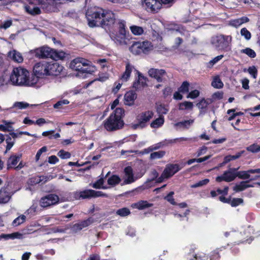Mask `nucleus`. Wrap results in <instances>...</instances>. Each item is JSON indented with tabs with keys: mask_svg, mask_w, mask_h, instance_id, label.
Masks as SVG:
<instances>
[{
	"mask_svg": "<svg viewBox=\"0 0 260 260\" xmlns=\"http://www.w3.org/2000/svg\"><path fill=\"white\" fill-rule=\"evenodd\" d=\"M125 111L122 108H116L103 122L104 128L108 132H114L123 128L124 122L123 117Z\"/></svg>",
	"mask_w": 260,
	"mask_h": 260,
	"instance_id": "obj_1",
	"label": "nucleus"
},
{
	"mask_svg": "<svg viewBox=\"0 0 260 260\" xmlns=\"http://www.w3.org/2000/svg\"><path fill=\"white\" fill-rule=\"evenodd\" d=\"M28 71L21 67L14 68L10 76L11 81L18 85H32L34 82L28 83Z\"/></svg>",
	"mask_w": 260,
	"mask_h": 260,
	"instance_id": "obj_2",
	"label": "nucleus"
},
{
	"mask_svg": "<svg viewBox=\"0 0 260 260\" xmlns=\"http://www.w3.org/2000/svg\"><path fill=\"white\" fill-rule=\"evenodd\" d=\"M232 39L230 35L219 34L211 38V43L216 49L228 52L231 50Z\"/></svg>",
	"mask_w": 260,
	"mask_h": 260,
	"instance_id": "obj_3",
	"label": "nucleus"
},
{
	"mask_svg": "<svg viewBox=\"0 0 260 260\" xmlns=\"http://www.w3.org/2000/svg\"><path fill=\"white\" fill-rule=\"evenodd\" d=\"M118 31L114 36H111V38L120 45H126L128 39L127 34L128 31L126 30V22L123 20H119L117 23Z\"/></svg>",
	"mask_w": 260,
	"mask_h": 260,
	"instance_id": "obj_4",
	"label": "nucleus"
},
{
	"mask_svg": "<svg viewBox=\"0 0 260 260\" xmlns=\"http://www.w3.org/2000/svg\"><path fill=\"white\" fill-rule=\"evenodd\" d=\"M104 14V9L102 8L88 10L86 13V16L89 26L90 27L100 26V23Z\"/></svg>",
	"mask_w": 260,
	"mask_h": 260,
	"instance_id": "obj_5",
	"label": "nucleus"
},
{
	"mask_svg": "<svg viewBox=\"0 0 260 260\" xmlns=\"http://www.w3.org/2000/svg\"><path fill=\"white\" fill-rule=\"evenodd\" d=\"M72 197L76 200H81L100 197H107L108 196L101 191H95L89 189L82 191H74L72 193Z\"/></svg>",
	"mask_w": 260,
	"mask_h": 260,
	"instance_id": "obj_6",
	"label": "nucleus"
},
{
	"mask_svg": "<svg viewBox=\"0 0 260 260\" xmlns=\"http://www.w3.org/2000/svg\"><path fill=\"white\" fill-rule=\"evenodd\" d=\"M151 43L149 41L135 42L129 47L130 51L135 55L147 54L151 50Z\"/></svg>",
	"mask_w": 260,
	"mask_h": 260,
	"instance_id": "obj_7",
	"label": "nucleus"
},
{
	"mask_svg": "<svg viewBox=\"0 0 260 260\" xmlns=\"http://www.w3.org/2000/svg\"><path fill=\"white\" fill-rule=\"evenodd\" d=\"M33 51L35 56L39 58H51L56 59L60 57L56 50L47 46L37 48Z\"/></svg>",
	"mask_w": 260,
	"mask_h": 260,
	"instance_id": "obj_8",
	"label": "nucleus"
},
{
	"mask_svg": "<svg viewBox=\"0 0 260 260\" xmlns=\"http://www.w3.org/2000/svg\"><path fill=\"white\" fill-rule=\"evenodd\" d=\"M87 60L82 57L76 58L73 60L70 67L73 70L77 71L81 73H91L90 70H88V64L86 62Z\"/></svg>",
	"mask_w": 260,
	"mask_h": 260,
	"instance_id": "obj_9",
	"label": "nucleus"
},
{
	"mask_svg": "<svg viewBox=\"0 0 260 260\" xmlns=\"http://www.w3.org/2000/svg\"><path fill=\"white\" fill-rule=\"evenodd\" d=\"M104 13L100 25L105 29H109L115 23V14L111 11L106 10H104Z\"/></svg>",
	"mask_w": 260,
	"mask_h": 260,
	"instance_id": "obj_10",
	"label": "nucleus"
},
{
	"mask_svg": "<svg viewBox=\"0 0 260 260\" xmlns=\"http://www.w3.org/2000/svg\"><path fill=\"white\" fill-rule=\"evenodd\" d=\"M59 197L53 193L48 194L41 198L40 205L42 207L47 208L57 204L59 203Z\"/></svg>",
	"mask_w": 260,
	"mask_h": 260,
	"instance_id": "obj_11",
	"label": "nucleus"
},
{
	"mask_svg": "<svg viewBox=\"0 0 260 260\" xmlns=\"http://www.w3.org/2000/svg\"><path fill=\"white\" fill-rule=\"evenodd\" d=\"M142 6L147 12L156 13L161 9L162 3L159 0H144Z\"/></svg>",
	"mask_w": 260,
	"mask_h": 260,
	"instance_id": "obj_12",
	"label": "nucleus"
},
{
	"mask_svg": "<svg viewBox=\"0 0 260 260\" xmlns=\"http://www.w3.org/2000/svg\"><path fill=\"white\" fill-rule=\"evenodd\" d=\"M154 113L152 111L147 110L140 113L137 117L138 124L136 125L144 128L147 126V123L153 117Z\"/></svg>",
	"mask_w": 260,
	"mask_h": 260,
	"instance_id": "obj_13",
	"label": "nucleus"
},
{
	"mask_svg": "<svg viewBox=\"0 0 260 260\" xmlns=\"http://www.w3.org/2000/svg\"><path fill=\"white\" fill-rule=\"evenodd\" d=\"M238 168H230L229 170L225 171L222 175L218 176L216 177L215 180L217 182H220L222 181L225 182H231L235 180L236 178V171H238Z\"/></svg>",
	"mask_w": 260,
	"mask_h": 260,
	"instance_id": "obj_14",
	"label": "nucleus"
},
{
	"mask_svg": "<svg viewBox=\"0 0 260 260\" xmlns=\"http://www.w3.org/2000/svg\"><path fill=\"white\" fill-rule=\"evenodd\" d=\"M48 61H43L37 62L34 67L33 71L36 76L42 77L47 76Z\"/></svg>",
	"mask_w": 260,
	"mask_h": 260,
	"instance_id": "obj_15",
	"label": "nucleus"
},
{
	"mask_svg": "<svg viewBox=\"0 0 260 260\" xmlns=\"http://www.w3.org/2000/svg\"><path fill=\"white\" fill-rule=\"evenodd\" d=\"M185 166V164H168L164 170V174L167 175V178H169L181 170Z\"/></svg>",
	"mask_w": 260,
	"mask_h": 260,
	"instance_id": "obj_16",
	"label": "nucleus"
},
{
	"mask_svg": "<svg viewBox=\"0 0 260 260\" xmlns=\"http://www.w3.org/2000/svg\"><path fill=\"white\" fill-rule=\"evenodd\" d=\"M63 67L57 62H48L47 76H58L62 71Z\"/></svg>",
	"mask_w": 260,
	"mask_h": 260,
	"instance_id": "obj_17",
	"label": "nucleus"
},
{
	"mask_svg": "<svg viewBox=\"0 0 260 260\" xmlns=\"http://www.w3.org/2000/svg\"><path fill=\"white\" fill-rule=\"evenodd\" d=\"M94 220L92 217H89L85 220H82L78 223L74 224L71 228L73 232L77 233L82 229L88 227L94 222Z\"/></svg>",
	"mask_w": 260,
	"mask_h": 260,
	"instance_id": "obj_18",
	"label": "nucleus"
},
{
	"mask_svg": "<svg viewBox=\"0 0 260 260\" xmlns=\"http://www.w3.org/2000/svg\"><path fill=\"white\" fill-rule=\"evenodd\" d=\"M148 73L150 77L156 79L158 82H162L164 81L163 77L167 75L165 70L154 68L149 69Z\"/></svg>",
	"mask_w": 260,
	"mask_h": 260,
	"instance_id": "obj_19",
	"label": "nucleus"
},
{
	"mask_svg": "<svg viewBox=\"0 0 260 260\" xmlns=\"http://www.w3.org/2000/svg\"><path fill=\"white\" fill-rule=\"evenodd\" d=\"M179 140L186 141L187 138L182 137V138H176V139H171V140L165 139V140H164L159 143H158L155 145L151 146L150 147H151L152 150L153 151V150L158 149L159 148L162 147L164 146H168L170 144L175 143L177 141H179Z\"/></svg>",
	"mask_w": 260,
	"mask_h": 260,
	"instance_id": "obj_20",
	"label": "nucleus"
},
{
	"mask_svg": "<svg viewBox=\"0 0 260 260\" xmlns=\"http://www.w3.org/2000/svg\"><path fill=\"white\" fill-rule=\"evenodd\" d=\"M22 157V154H12L7 161V169L10 170L14 169Z\"/></svg>",
	"mask_w": 260,
	"mask_h": 260,
	"instance_id": "obj_21",
	"label": "nucleus"
},
{
	"mask_svg": "<svg viewBox=\"0 0 260 260\" xmlns=\"http://www.w3.org/2000/svg\"><path fill=\"white\" fill-rule=\"evenodd\" d=\"M124 173L125 176L127 177V178L123 181L122 183H121V185L129 184L135 181V179H134L133 170L132 167H126L124 169Z\"/></svg>",
	"mask_w": 260,
	"mask_h": 260,
	"instance_id": "obj_22",
	"label": "nucleus"
},
{
	"mask_svg": "<svg viewBox=\"0 0 260 260\" xmlns=\"http://www.w3.org/2000/svg\"><path fill=\"white\" fill-rule=\"evenodd\" d=\"M260 173V169H249L247 171H236V177L246 180L250 178V174Z\"/></svg>",
	"mask_w": 260,
	"mask_h": 260,
	"instance_id": "obj_23",
	"label": "nucleus"
},
{
	"mask_svg": "<svg viewBox=\"0 0 260 260\" xmlns=\"http://www.w3.org/2000/svg\"><path fill=\"white\" fill-rule=\"evenodd\" d=\"M137 72L138 74V79L134 82L133 87L136 90H139L147 86L146 78L143 76L138 71H137Z\"/></svg>",
	"mask_w": 260,
	"mask_h": 260,
	"instance_id": "obj_24",
	"label": "nucleus"
},
{
	"mask_svg": "<svg viewBox=\"0 0 260 260\" xmlns=\"http://www.w3.org/2000/svg\"><path fill=\"white\" fill-rule=\"evenodd\" d=\"M193 248H191L188 253V255L191 257L189 260H207L208 259V255L203 252H195Z\"/></svg>",
	"mask_w": 260,
	"mask_h": 260,
	"instance_id": "obj_25",
	"label": "nucleus"
},
{
	"mask_svg": "<svg viewBox=\"0 0 260 260\" xmlns=\"http://www.w3.org/2000/svg\"><path fill=\"white\" fill-rule=\"evenodd\" d=\"M137 95L135 92L129 91L127 92L124 96V104L127 106H132L134 104Z\"/></svg>",
	"mask_w": 260,
	"mask_h": 260,
	"instance_id": "obj_26",
	"label": "nucleus"
},
{
	"mask_svg": "<svg viewBox=\"0 0 260 260\" xmlns=\"http://www.w3.org/2000/svg\"><path fill=\"white\" fill-rule=\"evenodd\" d=\"M250 180H246L240 182L239 184H236L233 188V190L235 192H240L245 190L249 187H253V184H249Z\"/></svg>",
	"mask_w": 260,
	"mask_h": 260,
	"instance_id": "obj_27",
	"label": "nucleus"
},
{
	"mask_svg": "<svg viewBox=\"0 0 260 260\" xmlns=\"http://www.w3.org/2000/svg\"><path fill=\"white\" fill-rule=\"evenodd\" d=\"M153 205V204L149 203L147 201L140 200L137 203L133 204L132 207L133 208L138 209L139 210H142L151 207Z\"/></svg>",
	"mask_w": 260,
	"mask_h": 260,
	"instance_id": "obj_28",
	"label": "nucleus"
},
{
	"mask_svg": "<svg viewBox=\"0 0 260 260\" xmlns=\"http://www.w3.org/2000/svg\"><path fill=\"white\" fill-rule=\"evenodd\" d=\"M224 236L226 237H228L230 236H231L232 237L237 238L234 241V243H237L238 244L240 243H243L246 242L247 240H243L241 239V236H242V233H239L238 232L236 231H231V232H226L224 233Z\"/></svg>",
	"mask_w": 260,
	"mask_h": 260,
	"instance_id": "obj_29",
	"label": "nucleus"
},
{
	"mask_svg": "<svg viewBox=\"0 0 260 260\" xmlns=\"http://www.w3.org/2000/svg\"><path fill=\"white\" fill-rule=\"evenodd\" d=\"M249 19L246 16H243L241 18L232 19L230 21V25L237 28L242 24L249 21Z\"/></svg>",
	"mask_w": 260,
	"mask_h": 260,
	"instance_id": "obj_30",
	"label": "nucleus"
},
{
	"mask_svg": "<svg viewBox=\"0 0 260 260\" xmlns=\"http://www.w3.org/2000/svg\"><path fill=\"white\" fill-rule=\"evenodd\" d=\"M212 102L211 99H202L197 104V107L200 110V112H205L208 106Z\"/></svg>",
	"mask_w": 260,
	"mask_h": 260,
	"instance_id": "obj_31",
	"label": "nucleus"
},
{
	"mask_svg": "<svg viewBox=\"0 0 260 260\" xmlns=\"http://www.w3.org/2000/svg\"><path fill=\"white\" fill-rule=\"evenodd\" d=\"M11 197L10 192L7 190V187H2L0 189V203H8Z\"/></svg>",
	"mask_w": 260,
	"mask_h": 260,
	"instance_id": "obj_32",
	"label": "nucleus"
},
{
	"mask_svg": "<svg viewBox=\"0 0 260 260\" xmlns=\"http://www.w3.org/2000/svg\"><path fill=\"white\" fill-rule=\"evenodd\" d=\"M245 153V150H242V151H240L236 153L235 155H229L225 156L224 157L223 161L222 162V165H225L232 160H235L236 159L239 158Z\"/></svg>",
	"mask_w": 260,
	"mask_h": 260,
	"instance_id": "obj_33",
	"label": "nucleus"
},
{
	"mask_svg": "<svg viewBox=\"0 0 260 260\" xmlns=\"http://www.w3.org/2000/svg\"><path fill=\"white\" fill-rule=\"evenodd\" d=\"M222 251L221 248H216L210 252L208 255L210 260H220V253Z\"/></svg>",
	"mask_w": 260,
	"mask_h": 260,
	"instance_id": "obj_34",
	"label": "nucleus"
},
{
	"mask_svg": "<svg viewBox=\"0 0 260 260\" xmlns=\"http://www.w3.org/2000/svg\"><path fill=\"white\" fill-rule=\"evenodd\" d=\"M25 9L27 13L31 15H38L41 13L40 9L34 6L26 5L25 6Z\"/></svg>",
	"mask_w": 260,
	"mask_h": 260,
	"instance_id": "obj_35",
	"label": "nucleus"
},
{
	"mask_svg": "<svg viewBox=\"0 0 260 260\" xmlns=\"http://www.w3.org/2000/svg\"><path fill=\"white\" fill-rule=\"evenodd\" d=\"M9 55L12 57L14 61L20 63L23 61V58L21 54L16 50L9 52Z\"/></svg>",
	"mask_w": 260,
	"mask_h": 260,
	"instance_id": "obj_36",
	"label": "nucleus"
},
{
	"mask_svg": "<svg viewBox=\"0 0 260 260\" xmlns=\"http://www.w3.org/2000/svg\"><path fill=\"white\" fill-rule=\"evenodd\" d=\"M121 180V178L119 176L117 175H112L108 179L107 183L111 186H115L120 183Z\"/></svg>",
	"mask_w": 260,
	"mask_h": 260,
	"instance_id": "obj_37",
	"label": "nucleus"
},
{
	"mask_svg": "<svg viewBox=\"0 0 260 260\" xmlns=\"http://www.w3.org/2000/svg\"><path fill=\"white\" fill-rule=\"evenodd\" d=\"M178 107L179 110H191L193 109V103L191 102L185 101L184 102L179 103Z\"/></svg>",
	"mask_w": 260,
	"mask_h": 260,
	"instance_id": "obj_38",
	"label": "nucleus"
},
{
	"mask_svg": "<svg viewBox=\"0 0 260 260\" xmlns=\"http://www.w3.org/2000/svg\"><path fill=\"white\" fill-rule=\"evenodd\" d=\"M164 123V118L162 116L159 115V117L152 121L150 124L152 128H158L160 127Z\"/></svg>",
	"mask_w": 260,
	"mask_h": 260,
	"instance_id": "obj_39",
	"label": "nucleus"
},
{
	"mask_svg": "<svg viewBox=\"0 0 260 260\" xmlns=\"http://www.w3.org/2000/svg\"><path fill=\"white\" fill-rule=\"evenodd\" d=\"M133 67L129 63H127L125 67V71L123 74L121 78L127 81L129 78Z\"/></svg>",
	"mask_w": 260,
	"mask_h": 260,
	"instance_id": "obj_40",
	"label": "nucleus"
},
{
	"mask_svg": "<svg viewBox=\"0 0 260 260\" xmlns=\"http://www.w3.org/2000/svg\"><path fill=\"white\" fill-rule=\"evenodd\" d=\"M54 133V130L45 131V132H44L42 133V136L44 137L48 136V138L49 139H52L53 138L57 139V138H59L60 137V135L58 133L53 135Z\"/></svg>",
	"mask_w": 260,
	"mask_h": 260,
	"instance_id": "obj_41",
	"label": "nucleus"
},
{
	"mask_svg": "<svg viewBox=\"0 0 260 260\" xmlns=\"http://www.w3.org/2000/svg\"><path fill=\"white\" fill-rule=\"evenodd\" d=\"M211 85L215 88L219 89L223 87V84L219 76H215L213 78Z\"/></svg>",
	"mask_w": 260,
	"mask_h": 260,
	"instance_id": "obj_42",
	"label": "nucleus"
},
{
	"mask_svg": "<svg viewBox=\"0 0 260 260\" xmlns=\"http://www.w3.org/2000/svg\"><path fill=\"white\" fill-rule=\"evenodd\" d=\"M166 154V151L160 150L156 152H152L150 154V159H156L163 157Z\"/></svg>",
	"mask_w": 260,
	"mask_h": 260,
	"instance_id": "obj_43",
	"label": "nucleus"
},
{
	"mask_svg": "<svg viewBox=\"0 0 260 260\" xmlns=\"http://www.w3.org/2000/svg\"><path fill=\"white\" fill-rule=\"evenodd\" d=\"M246 150L253 153L260 152V146L256 143H254L246 147Z\"/></svg>",
	"mask_w": 260,
	"mask_h": 260,
	"instance_id": "obj_44",
	"label": "nucleus"
},
{
	"mask_svg": "<svg viewBox=\"0 0 260 260\" xmlns=\"http://www.w3.org/2000/svg\"><path fill=\"white\" fill-rule=\"evenodd\" d=\"M12 137L10 135H6V142L7 143V146L6 148V152L10 150L15 143V140H12Z\"/></svg>",
	"mask_w": 260,
	"mask_h": 260,
	"instance_id": "obj_45",
	"label": "nucleus"
},
{
	"mask_svg": "<svg viewBox=\"0 0 260 260\" xmlns=\"http://www.w3.org/2000/svg\"><path fill=\"white\" fill-rule=\"evenodd\" d=\"M26 217L24 215H21L15 218L12 222V225L14 226H18L25 222Z\"/></svg>",
	"mask_w": 260,
	"mask_h": 260,
	"instance_id": "obj_46",
	"label": "nucleus"
},
{
	"mask_svg": "<svg viewBox=\"0 0 260 260\" xmlns=\"http://www.w3.org/2000/svg\"><path fill=\"white\" fill-rule=\"evenodd\" d=\"M241 53H244L250 58H254L256 54L255 51L250 48H246L240 51Z\"/></svg>",
	"mask_w": 260,
	"mask_h": 260,
	"instance_id": "obj_47",
	"label": "nucleus"
},
{
	"mask_svg": "<svg viewBox=\"0 0 260 260\" xmlns=\"http://www.w3.org/2000/svg\"><path fill=\"white\" fill-rule=\"evenodd\" d=\"M132 32L135 35H142L144 30L141 26L133 25L130 27Z\"/></svg>",
	"mask_w": 260,
	"mask_h": 260,
	"instance_id": "obj_48",
	"label": "nucleus"
},
{
	"mask_svg": "<svg viewBox=\"0 0 260 260\" xmlns=\"http://www.w3.org/2000/svg\"><path fill=\"white\" fill-rule=\"evenodd\" d=\"M189 83L188 81H183L181 86L178 88L179 91L182 93H187L189 91Z\"/></svg>",
	"mask_w": 260,
	"mask_h": 260,
	"instance_id": "obj_49",
	"label": "nucleus"
},
{
	"mask_svg": "<svg viewBox=\"0 0 260 260\" xmlns=\"http://www.w3.org/2000/svg\"><path fill=\"white\" fill-rule=\"evenodd\" d=\"M168 111L169 110L164 104H160L156 107V112L159 115L161 116H162V115L166 114Z\"/></svg>",
	"mask_w": 260,
	"mask_h": 260,
	"instance_id": "obj_50",
	"label": "nucleus"
},
{
	"mask_svg": "<svg viewBox=\"0 0 260 260\" xmlns=\"http://www.w3.org/2000/svg\"><path fill=\"white\" fill-rule=\"evenodd\" d=\"M223 55H218L214 58H213L212 60H211L209 62H208L207 64V67L208 68H211L213 67V66L217 62H218L219 60H220L223 57Z\"/></svg>",
	"mask_w": 260,
	"mask_h": 260,
	"instance_id": "obj_51",
	"label": "nucleus"
},
{
	"mask_svg": "<svg viewBox=\"0 0 260 260\" xmlns=\"http://www.w3.org/2000/svg\"><path fill=\"white\" fill-rule=\"evenodd\" d=\"M131 212L129 209L124 207L117 210L116 214L121 217H125L130 214Z\"/></svg>",
	"mask_w": 260,
	"mask_h": 260,
	"instance_id": "obj_52",
	"label": "nucleus"
},
{
	"mask_svg": "<svg viewBox=\"0 0 260 260\" xmlns=\"http://www.w3.org/2000/svg\"><path fill=\"white\" fill-rule=\"evenodd\" d=\"M173 88L169 86H166L162 90V95L164 99H166L172 95Z\"/></svg>",
	"mask_w": 260,
	"mask_h": 260,
	"instance_id": "obj_53",
	"label": "nucleus"
},
{
	"mask_svg": "<svg viewBox=\"0 0 260 260\" xmlns=\"http://www.w3.org/2000/svg\"><path fill=\"white\" fill-rule=\"evenodd\" d=\"M38 208V205L36 203L33 204L29 209L25 212V214L32 216L35 215Z\"/></svg>",
	"mask_w": 260,
	"mask_h": 260,
	"instance_id": "obj_54",
	"label": "nucleus"
},
{
	"mask_svg": "<svg viewBox=\"0 0 260 260\" xmlns=\"http://www.w3.org/2000/svg\"><path fill=\"white\" fill-rule=\"evenodd\" d=\"M240 34L246 40H249L251 38V32L245 27L241 29Z\"/></svg>",
	"mask_w": 260,
	"mask_h": 260,
	"instance_id": "obj_55",
	"label": "nucleus"
},
{
	"mask_svg": "<svg viewBox=\"0 0 260 260\" xmlns=\"http://www.w3.org/2000/svg\"><path fill=\"white\" fill-rule=\"evenodd\" d=\"M243 202V200L241 198H234L232 200H231V197L230 202L229 203V204H230L232 207H237L240 205Z\"/></svg>",
	"mask_w": 260,
	"mask_h": 260,
	"instance_id": "obj_56",
	"label": "nucleus"
},
{
	"mask_svg": "<svg viewBox=\"0 0 260 260\" xmlns=\"http://www.w3.org/2000/svg\"><path fill=\"white\" fill-rule=\"evenodd\" d=\"M174 194V191H170L167 196L165 197V199L169 202L171 204L173 205H176L177 203L175 201L173 198V194Z\"/></svg>",
	"mask_w": 260,
	"mask_h": 260,
	"instance_id": "obj_57",
	"label": "nucleus"
},
{
	"mask_svg": "<svg viewBox=\"0 0 260 260\" xmlns=\"http://www.w3.org/2000/svg\"><path fill=\"white\" fill-rule=\"evenodd\" d=\"M248 73L253 77L254 79H256L257 76V70L256 68L252 66L249 67L247 69Z\"/></svg>",
	"mask_w": 260,
	"mask_h": 260,
	"instance_id": "obj_58",
	"label": "nucleus"
},
{
	"mask_svg": "<svg viewBox=\"0 0 260 260\" xmlns=\"http://www.w3.org/2000/svg\"><path fill=\"white\" fill-rule=\"evenodd\" d=\"M210 180L209 179H205L202 180H200L197 183H196L190 186L191 188H197L199 187L202 186L203 185L207 184L209 182Z\"/></svg>",
	"mask_w": 260,
	"mask_h": 260,
	"instance_id": "obj_59",
	"label": "nucleus"
},
{
	"mask_svg": "<svg viewBox=\"0 0 260 260\" xmlns=\"http://www.w3.org/2000/svg\"><path fill=\"white\" fill-rule=\"evenodd\" d=\"M70 103L68 100L64 99L58 101L53 105L55 109H60L64 105H68Z\"/></svg>",
	"mask_w": 260,
	"mask_h": 260,
	"instance_id": "obj_60",
	"label": "nucleus"
},
{
	"mask_svg": "<svg viewBox=\"0 0 260 260\" xmlns=\"http://www.w3.org/2000/svg\"><path fill=\"white\" fill-rule=\"evenodd\" d=\"M19 235H20V234L19 233L16 232V233H13L11 234H3L0 236V237L5 238L6 239H9V238L15 239V238H18V236Z\"/></svg>",
	"mask_w": 260,
	"mask_h": 260,
	"instance_id": "obj_61",
	"label": "nucleus"
},
{
	"mask_svg": "<svg viewBox=\"0 0 260 260\" xmlns=\"http://www.w3.org/2000/svg\"><path fill=\"white\" fill-rule=\"evenodd\" d=\"M43 179H41V177H39V176L33 177L29 179V183L31 185H36L42 182Z\"/></svg>",
	"mask_w": 260,
	"mask_h": 260,
	"instance_id": "obj_62",
	"label": "nucleus"
},
{
	"mask_svg": "<svg viewBox=\"0 0 260 260\" xmlns=\"http://www.w3.org/2000/svg\"><path fill=\"white\" fill-rule=\"evenodd\" d=\"M58 156L62 159L69 158L71 157L70 152L65 151L63 150H60L57 153Z\"/></svg>",
	"mask_w": 260,
	"mask_h": 260,
	"instance_id": "obj_63",
	"label": "nucleus"
},
{
	"mask_svg": "<svg viewBox=\"0 0 260 260\" xmlns=\"http://www.w3.org/2000/svg\"><path fill=\"white\" fill-rule=\"evenodd\" d=\"M200 92L197 89L191 91L187 95V98L194 99L200 95Z\"/></svg>",
	"mask_w": 260,
	"mask_h": 260,
	"instance_id": "obj_64",
	"label": "nucleus"
}]
</instances>
